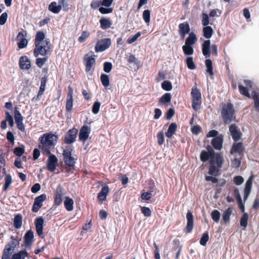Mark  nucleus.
Listing matches in <instances>:
<instances>
[{"label":"nucleus","mask_w":259,"mask_h":259,"mask_svg":"<svg viewBox=\"0 0 259 259\" xmlns=\"http://www.w3.org/2000/svg\"><path fill=\"white\" fill-rule=\"evenodd\" d=\"M57 137L51 133H47L39 138L40 144L39 147L42 150L49 152L50 149L55 145Z\"/></svg>","instance_id":"f257e3e1"},{"label":"nucleus","mask_w":259,"mask_h":259,"mask_svg":"<svg viewBox=\"0 0 259 259\" xmlns=\"http://www.w3.org/2000/svg\"><path fill=\"white\" fill-rule=\"evenodd\" d=\"M221 116L225 124H230L235 118L233 105L230 102L223 104L221 110Z\"/></svg>","instance_id":"f03ea898"},{"label":"nucleus","mask_w":259,"mask_h":259,"mask_svg":"<svg viewBox=\"0 0 259 259\" xmlns=\"http://www.w3.org/2000/svg\"><path fill=\"white\" fill-rule=\"evenodd\" d=\"M223 161L221 154L217 153L215 155V160H209L210 165L209 167L208 174L211 176H217L219 175L220 168L222 167Z\"/></svg>","instance_id":"7ed1b4c3"},{"label":"nucleus","mask_w":259,"mask_h":259,"mask_svg":"<svg viewBox=\"0 0 259 259\" xmlns=\"http://www.w3.org/2000/svg\"><path fill=\"white\" fill-rule=\"evenodd\" d=\"M191 95L192 97V108L197 110L200 109L201 104V94L196 87H193L191 89Z\"/></svg>","instance_id":"20e7f679"},{"label":"nucleus","mask_w":259,"mask_h":259,"mask_svg":"<svg viewBox=\"0 0 259 259\" xmlns=\"http://www.w3.org/2000/svg\"><path fill=\"white\" fill-rule=\"evenodd\" d=\"M51 44L50 41H47L45 44H35L34 56L37 57L38 55L46 56L50 52Z\"/></svg>","instance_id":"39448f33"},{"label":"nucleus","mask_w":259,"mask_h":259,"mask_svg":"<svg viewBox=\"0 0 259 259\" xmlns=\"http://www.w3.org/2000/svg\"><path fill=\"white\" fill-rule=\"evenodd\" d=\"M96 56L92 55L89 56L88 55H85L83 57V63L85 66V71L87 73H90L92 74L94 70L95 66L96 64Z\"/></svg>","instance_id":"423d86ee"},{"label":"nucleus","mask_w":259,"mask_h":259,"mask_svg":"<svg viewBox=\"0 0 259 259\" xmlns=\"http://www.w3.org/2000/svg\"><path fill=\"white\" fill-rule=\"evenodd\" d=\"M111 45V39L110 38H104L99 41L95 46V51L96 52H103L107 49Z\"/></svg>","instance_id":"0eeeda50"},{"label":"nucleus","mask_w":259,"mask_h":259,"mask_svg":"<svg viewBox=\"0 0 259 259\" xmlns=\"http://www.w3.org/2000/svg\"><path fill=\"white\" fill-rule=\"evenodd\" d=\"M77 133V130L76 128H72L67 133L64 138V142L67 144L73 143L76 138Z\"/></svg>","instance_id":"6e6552de"},{"label":"nucleus","mask_w":259,"mask_h":259,"mask_svg":"<svg viewBox=\"0 0 259 259\" xmlns=\"http://www.w3.org/2000/svg\"><path fill=\"white\" fill-rule=\"evenodd\" d=\"M229 132L235 142H237L240 139L242 133L235 124H232L229 126Z\"/></svg>","instance_id":"1a4fd4ad"},{"label":"nucleus","mask_w":259,"mask_h":259,"mask_svg":"<svg viewBox=\"0 0 259 259\" xmlns=\"http://www.w3.org/2000/svg\"><path fill=\"white\" fill-rule=\"evenodd\" d=\"M58 163V159L56 156L50 154L47 160V168L51 172H53L56 169V167Z\"/></svg>","instance_id":"9d476101"},{"label":"nucleus","mask_w":259,"mask_h":259,"mask_svg":"<svg viewBox=\"0 0 259 259\" xmlns=\"http://www.w3.org/2000/svg\"><path fill=\"white\" fill-rule=\"evenodd\" d=\"M46 194H42L40 196L36 197L32 206V211L33 212H37L42 206V202L46 200Z\"/></svg>","instance_id":"9b49d317"},{"label":"nucleus","mask_w":259,"mask_h":259,"mask_svg":"<svg viewBox=\"0 0 259 259\" xmlns=\"http://www.w3.org/2000/svg\"><path fill=\"white\" fill-rule=\"evenodd\" d=\"M64 161L66 164L69 166H73L75 163V159L71 156V152L69 149H65L63 151Z\"/></svg>","instance_id":"f8f14e48"},{"label":"nucleus","mask_w":259,"mask_h":259,"mask_svg":"<svg viewBox=\"0 0 259 259\" xmlns=\"http://www.w3.org/2000/svg\"><path fill=\"white\" fill-rule=\"evenodd\" d=\"M186 218L187 222L185 232L187 234L191 232L194 227L193 215L190 211L187 212Z\"/></svg>","instance_id":"ddd939ff"},{"label":"nucleus","mask_w":259,"mask_h":259,"mask_svg":"<svg viewBox=\"0 0 259 259\" xmlns=\"http://www.w3.org/2000/svg\"><path fill=\"white\" fill-rule=\"evenodd\" d=\"M12 240L7 244L4 249L13 253L16 248H19V242L18 240L15 239L13 236L11 237Z\"/></svg>","instance_id":"4468645a"},{"label":"nucleus","mask_w":259,"mask_h":259,"mask_svg":"<svg viewBox=\"0 0 259 259\" xmlns=\"http://www.w3.org/2000/svg\"><path fill=\"white\" fill-rule=\"evenodd\" d=\"M190 31V28L189 23L185 22L180 23L179 25V33L182 39H184L187 34Z\"/></svg>","instance_id":"2eb2a0df"},{"label":"nucleus","mask_w":259,"mask_h":259,"mask_svg":"<svg viewBox=\"0 0 259 259\" xmlns=\"http://www.w3.org/2000/svg\"><path fill=\"white\" fill-rule=\"evenodd\" d=\"M223 138V135L220 134L212 139L211 144L215 149L220 150L222 148Z\"/></svg>","instance_id":"dca6fc26"},{"label":"nucleus","mask_w":259,"mask_h":259,"mask_svg":"<svg viewBox=\"0 0 259 259\" xmlns=\"http://www.w3.org/2000/svg\"><path fill=\"white\" fill-rule=\"evenodd\" d=\"M26 32H20L18 33L16 39L19 40L18 46L19 49H23L25 48L28 44V40L25 38Z\"/></svg>","instance_id":"f3484780"},{"label":"nucleus","mask_w":259,"mask_h":259,"mask_svg":"<svg viewBox=\"0 0 259 259\" xmlns=\"http://www.w3.org/2000/svg\"><path fill=\"white\" fill-rule=\"evenodd\" d=\"M92 122H88L86 120L84 121V124L82 126V141L83 142H84L88 139L91 131V126L87 124H90Z\"/></svg>","instance_id":"a211bd4d"},{"label":"nucleus","mask_w":259,"mask_h":259,"mask_svg":"<svg viewBox=\"0 0 259 259\" xmlns=\"http://www.w3.org/2000/svg\"><path fill=\"white\" fill-rule=\"evenodd\" d=\"M253 179V176L252 175L250 177H249V178L248 179V180L246 182L245 188L244 189V201H245L247 199V198L251 192Z\"/></svg>","instance_id":"6ab92c4d"},{"label":"nucleus","mask_w":259,"mask_h":259,"mask_svg":"<svg viewBox=\"0 0 259 259\" xmlns=\"http://www.w3.org/2000/svg\"><path fill=\"white\" fill-rule=\"evenodd\" d=\"M244 150V148L242 142L236 143L235 142L233 144L232 148L230 149V153L231 154H233L234 153H237L240 155L243 153Z\"/></svg>","instance_id":"aec40b11"},{"label":"nucleus","mask_w":259,"mask_h":259,"mask_svg":"<svg viewBox=\"0 0 259 259\" xmlns=\"http://www.w3.org/2000/svg\"><path fill=\"white\" fill-rule=\"evenodd\" d=\"M44 224V220L42 217L37 218L35 220L36 231L39 236L42 234Z\"/></svg>","instance_id":"412c9836"},{"label":"nucleus","mask_w":259,"mask_h":259,"mask_svg":"<svg viewBox=\"0 0 259 259\" xmlns=\"http://www.w3.org/2000/svg\"><path fill=\"white\" fill-rule=\"evenodd\" d=\"M202 52L205 58H209L210 56V40H205L202 45Z\"/></svg>","instance_id":"4be33fe9"},{"label":"nucleus","mask_w":259,"mask_h":259,"mask_svg":"<svg viewBox=\"0 0 259 259\" xmlns=\"http://www.w3.org/2000/svg\"><path fill=\"white\" fill-rule=\"evenodd\" d=\"M109 192L108 186L105 185L103 187L100 192L98 194L97 198L98 200L102 203L103 201L106 200L107 196Z\"/></svg>","instance_id":"5701e85b"},{"label":"nucleus","mask_w":259,"mask_h":259,"mask_svg":"<svg viewBox=\"0 0 259 259\" xmlns=\"http://www.w3.org/2000/svg\"><path fill=\"white\" fill-rule=\"evenodd\" d=\"M19 65L22 69L28 70L31 67V62L27 57L22 56L19 60Z\"/></svg>","instance_id":"b1692460"},{"label":"nucleus","mask_w":259,"mask_h":259,"mask_svg":"<svg viewBox=\"0 0 259 259\" xmlns=\"http://www.w3.org/2000/svg\"><path fill=\"white\" fill-rule=\"evenodd\" d=\"M100 27L103 30H107L111 27L112 25V21L110 18L103 17L99 20Z\"/></svg>","instance_id":"393cba45"},{"label":"nucleus","mask_w":259,"mask_h":259,"mask_svg":"<svg viewBox=\"0 0 259 259\" xmlns=\"http://www.w3.org/2000/svg\"><path fill=\"white\" fill-rule=\"evenodd\" d=\"M177 130V124L175 122L170 123L167 131L165 133V136L169 139L171 138L173 135L175 134Z\"/></svg>","instance_id":"a878e982"},{"label":"nucleus","mask_w":259,"mask_h":259,"mask_svg":"<svg viewBox=\"0 0 259 259\" xmlns=\"http://www.w3.org/2000/svg\"><path fill=\"white\" fill-rule=\"evenodd\" d=\"M33 232L31 230L28 231L24 236V242L26 246H30L33 242Z\"/></svg>","instance_id":"bb28decb"},{"label":"nucleus","mask_w":259,"mask_h":259,"mask_svg":"<svg viewBox=\"0 0 259 259\" xmlns=\"http://www.w3.org/2000/svg\"><path fill=\"white\" fill-rule=\"evenodd\" d=\"M171 100V95L169 93H165L159 99L158 103L159 104L165 105L169 104Z\"/></svg>","instance_id":"cd10ccee"},{"label":"nucleus","mask_w":259,"mask_h":259,"mask_svg":"<svg viewBox=\"0 0 259 259\" xmlns=\"http://www.w3.org/2000/svg\"><path fill=\"white\" fill-rule=\"evenodd\" d=\"M251 98L254 101L253 106L255 110L259 112V93L256 91H252Z\"/></svg>","instance_id":"c85d7f7f"},{"label":"nucleus","mask_w":259,"mask_h":259,"mask_svg":"<svg viewBox=\"0 0 259 259\" xmlns=\"http://www.w3.org/2000/svg\"><path fill=\"white\" fill-rule=\"evenodd\" d=\"M26 257L29 258L28 253L26 250H23L14 253L11 259H25Z\"/></svg>","instance_id":"c756f323"},{"label":"nucleus","mask_w":259,"mask_h":259,"mask_svg":"<svg viewBox=\"0 0 259 259\" xmlns=\"http://www.w3.org/2000/svg\"><path fill=\"white\" fill-rule=\"evenodd\" d=\"M45 37V33L42 31H38L35 35V44H45L47 41H49V39H46L44 40Z\"/></svg>","instance_id":"7c9ffc66"},{"label":"nucleus","mask_w":259,"mask_h":259,"mask_svg":"<svg viewBox=\"0 0 259 259\" xmlns=\"http://www.w3.org/2000/svg\"><path fill=\"white\" fill-rule=\"evenodd\" d=\"M233 208L229 207L226 209L223 213L222 219L225 223H228L230 222V217L232 213Z\"/></svg>","instance_id":"2f4dec72"},{"label":"nucleus","mask_w":259,"mask_h":259,"mask_svg":"<svg viewBox=\"0 0 259 259\" xmlns=\"http://www.w3.org/2000/svg\"><path fill=\"white\" fill-rule=\"evenodd\" d=\"M61 5H57L55 2H52L49 6L48 9L55 14L59 13L61 10Z\"/></svg>","instance_id":"473e14b6"},{"label":"nucleus","mask_w":259,"mask_h":259,"mask_svg":"<svg viewBox=\"0 0 259 259\" xmlns=\"http://www.w3.org/2000/svg\"><path fill=\"white\" fill-rule=\"evenodd\" d=\"M238 89L239 93L241 95L250 99L251 97V94L250 95L249 93V89L246 87L243 86L241 84H238Z\"/></svg>","instance_id":"72a5a7b5"},{"label":"nucleus","mask_w":259,"mask_h":259,"mask_svg":"<svg viewBox=\"0 0 259 259\" xmlns=\"http://www.w3.org/2000/svg\"><path fill=\"white\" fill-rule=\"evenodd\" d=\"M72 91L69 90L67 95V99L66 104V109L67 111H70L72 109L73 105V99L72 96Z\"/></svg>","instance_id":"f704fd0d"},{"label":"nucleus","mask_w":259,"mask_h":259,"mask_svg":"<svg viewBox=\"0 0 259 259\" xmlns=\"http://www.w3.org/2000/svg\"><path fill=\"white\" fill-rule=\"evenodd\" d=\"M213 32L212 28L209 26H205L203 28V36L207 39H209L212 36Z\"/></svg>","instance_id":"c9c22d12"},{"label":"nucleus","mask_w":259,"mask_h":259,"mask_svg":"<svg viewBox=\"0 0 259 259\" xmlns=\"http://www.w3.org/2000/svg\"><path fill=\"white\" fill-rule=\"evenodd\" d=\"M196 41L197 37L196 35L193 32H191L189 34V36L185 41V45L192 46L194 45Z\"/></svg>","instance_id":"e433bc0d"},{"label":"nucleus","mask_w":259,"mask_h":259,"mask_svg":"<svg viewBox=\"0 0 259 259\" xmlns=\"http://www.w3.org/2000/svg\"><path fill=\"white\" fill-rule=\"evenodd\" d=\"M64 206L68 211H71L73 208V201L69 197H66L64 202Z\"/></svg>","instance_id":"4c0bfd02"},{"label":"nucleus","mask_w":259,"mask_h":259,"mask_svg":"<svg viewBox=\"0 0 259 259\" xmlns=\"http://www.w3.org/2000/svg\"><path fill=\"white\" fill-rule=\"evenodd\" d=\"M205 65L207 68L206 72L209 73L210 76H213V66H212V61L209 59H207L205 61Z\"/></svg>","instance_id":"58836bf2"},{"label":"nucleus","mask_w":259,"mask_h":259,"mask_svg":"<svg viewBox=\"0 0 259 259\" xmlns=\"http://www.w3.org/2000/svg\"><path fill=\"white\" fill-rule=\"evenodd\" d=\"M47 83V79L46 77H42L41 79V82H40V87L39 88V92L38 93L37 95V98H39L40 96H41L44 92L45 91L46 89V85Z\"/></svg>","instance_id":"ea45409f"},{"label":"nucleus","mask_w":259,"mask_h":259,"mask_svg":"<svg viewBox=\"0 0 259 259\" xmlns=\"http://www.w3.org/2000/svg\"><path fill=\"white\" fill-rule=\"evenodd\" d=\"M22 216L20 214H17L14 220V226L15 228L19 229L22 226Z\"/></svg>","instance_id":"a19ab883"},{"label":"nucleus","mask_w":259,"mask_h":259,"mask_svg":"<svg viewBox=\"0 0 259 259\" xmlns=\"http://www.w3.org/2000/svg\"><path fill=\"white\" fill-rule=\"evenodd\" d=\"M182 49L185 55H191L194 53L193 47L188 45H185L182 47Z\"/></svg>","instance_id":"79ce46f5"},{"label":"nucleus","mask_w":259,"mask_h":259,"mask_svg":"<svg viewBox=\"0 0 259 259\" xmlns=\"http://www.w3.org/2000/svg\"><path fill=\"white\" fill-rule=\"evenodd\" d=\"M102 85L105 87H107L109 85V78L108 75L106 74H102L100 77Z\"/></svg>","instance_id":"37998d69"},{"label":"nucleus","mask_w":259,"mask_h":259,"mask_svg":"<svg viewBox=\"0 0 259 259\" xmlns=\"http://www.w3.org/2000/svg\"><path fill=\"white\" fill-rule=\"evenodd\" d=\"M248 215L247 213L244 212L240 219V224L241 226L246 228L247 226Z\"/></svg>","instance_id":"c03bdc74"},{"label":"nucleus","mask_w":259,"mask_h":259,"mask_svg":"<svg viewBox=\"0 0 259 259\" xmlns=\"http://www.w3.org/2000/svg\"><path fill=\"white\" fill-rule=\"evenodd\" d=\"M211 217L214 222L218 223L220 219L221 213L219 210L214 209L211 212Z\"/></svg>","instance_id":"a18cd8bd"},{"label":"nucleus","mask_w":259,"mask_h":259,"mask_svg":"<svg viewBox=\"0 0 259 259\" xmlns=\"http://www.w3.org/2000/svg\"><path fill=\"white\" fill-rule=\"evenodd\" d=\"M186 63L187 66L189 69L193 70L195 69L196 66L193 61V58L192 57H188L186 58Z\"/></svg>","instance_id":"49530a36"},{"label":"nucleus","mask_w":259,"mask_h":259,"mask_svg":"<svg viewBox=\"0 0 259 259\" xmlns=\"http://www.w3.org/2000/svg\"><path fill=\"white\" fill-rule=\"evenodd\" d=\"M14 118L15 120V122H20L21 121H23V117L22 116L20 111L17 109V108H15L14 110Z\"/></svg>","instance_id":"de8ad7c7"},{"label":"nucleus","mask_w":259,"mask_h":259,"mask_svg":"<svg viewBox=\"0 0 259 259\" xmlns=\"http://www.w3.org/2000/svg\"><path fill=\"white\" fill-rule=\"evenodd\" d=\"M205 150H202L201 152L200 158L201 161L205 162L207 161L209 159H210V155L208 154Z\"/></svg>","instance_id":"09e8293b"},{"label":"nucleus","mask_w":259,"mask_h":259,"mask_svg":"<svg viewBox=\"0 0 259 259\" xmlns=\"http://www.w3.org/2000/svg\"><path fill=\"white\" fill-rule=\"evenodd\" d=\"M162 88L166 91H169L172 89V85L170 81L168 80H165L161 83Z\"/></svg>","instance_id":"8fccbe9b"},{"label":"nucleus","mask_w":259,"mask_h":259,"mask_svg":"<svg viewBox=\"0 0 259 259\" xmlns=\"http://www.w3.org/2000/svg\"><path fill=\"white\" fill-rule=\"evenodd\" d=\"M209 240V235L207 232L204 233L200 239V244L202 246H205Z\"/></svg>","instance_id":"3c124183"},{"label":"nucleus","mask_w":259,"mask_h":259,"mask_svg":"<svg viewBox=\"0 0 259 259\" xmlns=\"http://www.w3.org/2000/svg\"><path fill=\"white\" fill-rule=\"evenodd\" d=\"M24 151L25 147L24 145H22L21 147H16L14 149V153L16 155L20 157L24 153Z\"/></svg>","instance_id":"603ef678"},{"label":"nucleus","mask_w":259,"mask_h":259,"mask_svg":"<svg viewBox=\"0 0 259 259\" xmlns=\"http://www.w3.org/2000/svg\"><path fill=\"white\" fill-rule=\"evenodd\" d=\"M151 12L149 10H145L143 13V18L146 23H149L150 21Z\"/></svg>","instance_id":"864d4df0"},{"label":"nucleus","mask_w":259,"mask_h":259,"mask_svg":"<svg viewBox=\"0 0 259 259\" xmlns=\"http://www.w3.org/2000/svg\"><path fill=\"white\" fill-rule=\"evenodd\" d=\"M201 23L203 26H208L209 24L208 15L206 13H203L202 14Z\"/></svg>","instance_id":"5fc2aeb1"},{"label":"nucleus","mask_w":259,"mask_h":259,"mask_svg":"<svg viewBox=\"0 0 259 259\" xmlns=\"http://www.w3.org/2000/svg\"><path fill=\"white\" fill-rule=\"evenodd\" d=\"M157 143L159 145H162L164 142V137L162 131L159 132L157 134Z\"/></svg>","instance_id":"6e6d98bb"},{"label":"nucleus","mask_w":259,"mask_h":259,"mask_svg":"<svg viewBox=\"0 0 259 259\" xmlns=\"http://www.w3.org/2000/svg\"><path fill=\"white\" fill-rule=\"evenodd\" d=\"M48 60V57H44V58H38L36 61V64L37 66L39 68H41L42 66L45 64L47 60Z\"/></svg>","instance_id":"4d7b16f0"},{"label":"nucleus","mask_w":259,"mask_h":259,"mask_svg":"<svg viewBox=\"0 0 259 259\" xmlns=\"http://www.w3.org/2000/svg\"><path fill=\"white\" fill-rule=\"evenodd\" d=\"M12 180L11 175H8L5 178V183L4 185V190H7L12 183Z\"/></svg>","instance_id":"13d9d810"},{"label":"nucleus","mask_w":259,"mask_h":259,"mask_svg":"<svg viewBox=\"0 0 259 259\" xmlns=\"http://www.w3.org/2000/svg\"><path fill=\"white\" fill-rule=\"evenodd\" d=\"M173 247L172 248V251H176L180 249V248H182V245H180V242L179 239H175L173 240Z\"/></svg>","instance_id":"bf43d9fd"},{"label":"nucleus","mask_w":259,"mask_h":259,"mask_svg":"<svg viewBox=\"0 0 259 259\" xmlns=\"http://www.w3.org/2000/svg\"><path fill=\"white\" fill-rule=\"evenodd\" d=\"M99 11L102 14H106L112 13L113 9L112 8L101 7L99 8Z\"/></svg>","instance_id":"052dcab7"},{"label":"nucleus","mask_w":259,"mask_h":259,"mask_svg":"<svg viewBox=\"0 0 259 259\" xmlns=\"http://www.w3.org/2000/svg\"><path fill=\"white\" fill-rule=\"evenodd\" d=\"M6 118L10 125L13 127L14 125L13 118L8 111L6 112Z\"/></svg>","instance_id":"680f3d73"},{"label":"nucleus","mask_w":259,"mask_h":259,"mask_svg":"<svg viewBox=\"0 0 259 259\" xmlns=\"http://www.w3.org/2000/svg\"><path fill=\"white\" fill-rule=\"evenodd\" d=\"M141 210L145 217H149L151 215V211L149 207L143 206L141 207Z\"/></svg>","instance_id":"e2e57ef3"},{"label":"nucleus","mask_w":259,"mask_h":259,"mask_svg":"<svg viewBox=\"0 0 259 259\" xmlns=\"http://www.w3.org/2000/svg\"><path fill=\"white\" fill-rule=\"evenodd\" d=\"M112 68V64L111 62H106L103 64V70L106 73H109L111 71Z\"/></svg>","instance_id":"0e129e2a"},{"label":"nucleus","mask_w":259,"mask_h":259,"mask_svg":"<svg viewBox=\"0 0 259 259\" xmlns=\"http://www.w3.org/2000/svg\"><path fill=\"white\" fill-rule=\"evenodd\" d=\"M141 35V32H138L136 34L132 36L131 38H128L127 40V42L129 44H133L135 41H136L138 37H139Z\"/></svg>","instance_id":"69168bd1"},{"label":"nucleus","mask_w":259,"mask_h":259,"mask_svg":"<svg viewBox=\"0 0 259 259\" xmlns=\"http://www.w3.org/2000/svg\"><path fill=\"white\" fill-rule=\"evenodd\" d=\"M100 105L101 104L99 102H95L94 103L92 107V112L94 114H96L99 112Z\"/></svg>","instance_id":"338daca9"},{"label":"nucleus","mask_w":259,"mask_h":259,"mask_svg":"<svg viewBox=\"0 0 259 259\" xmlns=\"http://www.w3.org/2000/svg\"><path fill=\"white\" fill-rule=\"evenodd\" d=\"M206 149L207 150V152L208 153V154L210 155V160H215V155L217 153H215V152L214 151L212 148L210 146H207Z\"/></svg>","instance_id":"774afa93"}]
</instances>
